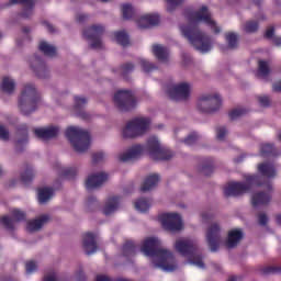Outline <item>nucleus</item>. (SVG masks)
<instances>
[{
  "mask_svg": "<svg viewBox=\"0 0 281 281\" xmlns=\"http://www.w3.org/2000/svg\"><path fill=\"white\" fill-rule=\"evenodd\" d=\"M183 142L187 146H192L199 142V134L191 133Z\"/></svg>",
  "mask_w": 281,
  "mask_h": 281,
  "instance_id": "nucleus-50",
  "label": "nucleus"
},
{
  "mask_svg": "<svg viewBox=\"0 0 281 281\" xmlns=\"http://www.w3.org/2000/svg\"><path fill=\"white\" fill-rule=\"evenodd\" d=\"M120 196H110L103 207V214L105 216H110V214H113V212H115V210L120 207Z\"/></svg>",
  "mask_w": 281,
  "mask_h": 281,
  "instance_id": "nucleus-28",
  "label": "nucleus"
},
{
  "mask_svg": "<svg viewBox=\"0 0 281 281\" xmlns=\"http://www.w3.org/2000/svg\"><path fill=\"white\" fill-rule=\"evenodd\" d=\"M43 281H58L56 271H50V272L46 273L43 278Z\"/></svg>",
  "mask_w": 281,
  "mask_h": 281,
  "instance_id": "nucleus-56",
  "label": "nucleus"
},
{
  "mask_svg": "<svg viewBox=\"0 0 281 281\" xmlns=\"http://www.w3.org/2000/svg\"><path fill=\"white\" fill-rule=\"evenodd\" d=\"M135 71V64L133 63H125L120 67V74L124 80H128V76Z\"/></svg>",
  "mask_w": 281,
  "mask_h": 281,
  "instance_id": "nucleus-42",
  "label": "nucleus"
},
{
  "mask_svg": "<svg viewBox=\"0 0 281 281\" xmlns=\"http://www.w3.org/2000/svg\"><path fill=\"white\" fill-rule=\"evenodd\" d=\"M167 1V10L168 12H173L175 8L178 5H181L183 3V0H166Z\"/></svg>",
  "mask_w": 281,
  "mask_h": 281,
  "instance_id": "nucleus-51",
  "label": "nucleus"
},
{
  "mask_svg": "<svg viewBox=\"0 0 281 281\" xmlns=\"http://www.w3.org/2000/svg\"><path fill=\"white\" fill-rule=\"evenodd\" d=\"M259 27H260V24L258 23V21H247L244 25V31L247 34H254L258 32Z\"/></svg>",
  "mask_w": 281,
  "mask_h": 281,
  "instance_id": "nucleus-47",
  "label": "nucleus"
},
{
  "mask_svg": "<svg viewBox=\"0 0 281 281\" xmlns=\"http://www.w3.org/2000/svg\"><path fill=\"white\" fill-rule=\"evenodd\" d=\"M122 251H123L124 258H133V256L137 254V246L135 245V241L133 240L125 241V244L123 245Z\"/></svg>",
  "mask_w": 281,
  "mask_h": 281,
  "instance_id": "nucleus-33",
  "label": "nucleus"
},
{
  "mask_svg": "<svg viewBox=\"0 0 281 281\" xmlns=\"http://www.w3.org/2000/svg\"><path fill=\"white\" fill-rule=\"evenodd\" d=\"M43 25L46 26V29L48 30V32H49L50 34H54V32H56V29H54V25L49 24V22L44 21V22H43Z\"/></svg>",
  "mask_w": 281,
  "mask_h": 281,
  "instance_id": "nucleus-60",
  "label": "nucleus"
},
{
  "mask_svg": "<svg viewBox=\"0 0 281 281\" xmlns=\"http://www.w3.org/2000/svg\"><path fill=\"white\" fill-rule=\"evenodd\" d=\"M109 175L105 172L94 173L88 177L86 180L87 190H93L100 188L105 181H108Z\"/></svg>",
  "mask_w": 281,
  "mask_h": 281,
  "instance_id": "nucleus-18",
  "label": "nucleus"
},
{
  "mask_svg": "<svg viewBox=\"0 0 281 281\" xmlns=\"http://www.w3.org/2000/svg\"><path fill=\"white\" fill-rule=\"evenodd\" d=\"M140 251L153 258L155 269H162V271H177V259L175 255L168 249L161 248V241L157 237H148L144 240Z\"/></svg>",
  "mask_w": 281,
  "mask_h": 281,
  "instance_id": "nucleus-2",
  "label": "nucleus"
},
{
  "mask_svg": "<svg viewBox=\"0 0 281 281\" xmlns=\"http://www.w3.org/2000/svg\"><path fill=\"white\" fill-rule=\"evenodd\" d=\"M11 216L13 220L9 216H3L0 220L1 225H3V227H5V229H9L10 232L14 231V221L15 223H21V221H25L26 218L25 212L19 209H13L11 211Z\"/></svg>",
  "mask_w": 281,
  "mask_h": 281,
  "instance_id": "nucleus-15",
  "label": "nucleus"
},
{
  "mask_svg": "<svg viewBox=\"0 0 281 281\" xmlns=\"http://www.w3.org/2000/svg\"><path fill=\"white\" fill-rule=\"evenodd\" d=\"M258 172L267 179H273L276 177V167L270 162H262L258 165Z\"/></svg>",
  "mask_w": 281,
  "mask_h": 281,
  "instance_id": "nucleus-30",
  "label": "nucleus"
},
{
  "mask_svg": "<svg viewBox=\"0 0 281 281\" xmlns=\"http://www.w3.org/2000/svg\"><path fill=\"white\" fill-rule=\"evenodd\" d=\"M47 221H49V215H42L40 218L29 222L26 229L27 232H38Z\"/></svg>",
  "mask_w": 281,
  "mask_h": 281,
  "instance_id": "nucleus-31",
  "label": "nucleus"
},
{
  "mask_svg": "<svg viewBox=\"0 0 281 281\" xmlns=\"http://www.w3.org/2000/svg\"><path fill=\"white\" fill-rule=\"evenodd\" d=\"M245 114H247V109L237 108V109L232 110L228 113V116H229L231 120H238V117H240Z\"/></svg>",
  "mask_w": 281,
  "mask_h": 281,
  "instance_id": "nucleus-49",
  "label": "nucleus"
},
{
  "mask_svg": "<svg viewBox=\"0 0 281 281\" xmlns=\"http://www.w3.org/2000/svg\"><path fill=\"white\" fill-rule=\"evenodd\" d=\"M77 280H78V281H85V271L80 270V271L77 273Z\"/></svg>",
  "mask_w": 281,
  "mask_h": 281,
  "instance_id": "nucleus-64",
  "label": "nucleus"
},
{
  "mask_svg": "<svg viewBox=\"0 0 281 281\" xmlns=\"http://www.w3.org/2000/svg\"><path fill=\"white\" fill-rule=\"evenodd\" d=\"M175 248L181 256H189L191 265L199 267V269H205L203 257L198 255L199 246L196 245V241L192 239H178L176 240Z\"/></svg>",
  "mask_w": 281,
  "mask_h": 281,
  "instance_id": "nucleus-5",
  "label": "nucleus"
},
{
  "mask_svg": "<svg viewBox=\"0 0 281 281\" xmlns=\"http://www.w3.org/2000/svg\"><path fill=\"white\" fill-rule=\"evenodd\" d=\"M186 16L189 24L180 26L182 36L188 38L189 43H191V45H193L198 52H202V54L210 52V49H212V40L207 34L199 30V23L202 22L211 26L214 34H221V27H218L216 22L212 20L207 7L204 5L199 11H188Z\"/></svg>",
  "mask_w": 281,
  "mask_h": 281,
  "instance_id": "nucleus-1",
  "label": "nucleus"
},
{
  "mask_svg": "<svg viewBox=\"0 0 281 281\" xmlns=\"http://www.w3.org/2000/svg\"><path fill=\"white\" fill-rule=\"evenodd\" d=\"M252 207H258V205H269L271 203V194L266 192L255 193L251 198Z\"/></svg>",
  "mask_w": 281,
  "mask_h": 281,
  "instance_id": "nucleus-26",
  "label": "nucleus"
},
{
  "mask_svg": "<svg viewBox=\"0 0 281 281\" xmlns=\"http://www.w3.org/2000/svg\"><path fill=\"white\" fill-rule=\"evenodd\" d=\"M260 155L261 157H274V155H278V151L273 144L266 143L260 146Z\"/></svg>",
  "mask_w": 281,
  "mask_h": 281,
  "instance_id": "nucleus-38",
  "label": "nucleus"
},
{
  "mask_svg": "<svg viewBox=\"0 0 281 281\" xmlns=\"http://www.w3.org/2000/svg\"><path fill=\"white\" fill-rule=\"evenodd\" d=\"M134 207H135V210H137L138 212H142L144 214L148 210H150V200H148L146 198H140L135 201Z\"/></svg>",
  "mask_w": 281,
  "mask_h": 281,
  "instance_id": "nucleus-39",
  "label": "nucleus"
},
{
  "mask_svg": "<svg viewBox=\"0 0 281 281\" xmlns=\"http://www.w3.org/2000/svg\"><path fill=\"white\" fill-rule=\"evenodd\" d=\"M0 139L2 142H8V139H10V131H8V128H5V126L0 124Z\"/></svg>",
  "mask_w": 281,
  "mask_h": 281,
  "instance_id": "nucleus-52",
  "label": "nucleus"
},
{
  "mask_svg": "<svg viewBox=\"0 0 281 281\" xmlns=\"http://www.w3.org/2000/svg\"><path fill=\"white\" fill-rule=\"evenodd\" d=\"M18 135H20V138L15 142V148L21 151L23 147L27 146V124L18 127Z\"/></svg>",
  "mask_w": 281,
  "mask_h": 281,
  "instance_id": "nucleus-24",
  "label": "nucleus"
},
{
  "mask_svg": "<svg viewBox=\"0 0 281 281\" xmlns=\"http://www.w3.org/2000/svg\"><path fill=\"white\" fill-rule=\"evenodd\" d=\"M41 104V94L36 91V87L26 83L19 98V109L24 115H32Z\"/></svg>",
  "mask_w": 281,
  "mask_h": 281,
  "instance_id": "nucleus-3",
  "label": "nucleus"
},
{
  "mask_svg": "<svg viewBox=\"0 0 281 281\" xmlns=\"http://www.w3.org/2000/svg\"><path fill=\"white\" fill-rule=\"evenodd\" d=\"M34 169L32 166L26 165L24 172L21 173V181L24 186H30L34 181Z\"/></svg>",
  "mask_w": 281,
  "mask_h": 281,
  "instance_id": "nucleus-35",
  "label": "nucleus"
},
{
  "mask_svg": "<svg viewBox=\"0 0 281 281\" xmlns=\"http://www.w3.org/2000/svg\"><path fill=\"white\" fill-rule=\"evenodd\" d=\"M223 104L218 93L203 94L198 101V109L201 113H216Z\"/></svg>",
  "mask_w": 281,
  "mask_h": 281,
  "instance_id": "nucleus-9",
  "label": "nucleus"
},
{
  "mask_svg": "<svg viewBox=\"0 0 281 281\" xmlns=\"http://www.w3.org/2000/svg\"><path fill=\"white\" fill-rule=\"evenodd\" d=\"M58 133H60V128L58 126H48V127H38L34 130V135L38 139H54V137H58Z\"/></svg>",
  "mask_w": 281,
  "mask_h": 281,
  "instance_id": "nucleus-17",
  "label": "nucleus"
},
{
  "mask_svg": "<svg viewBox=\"0 0 281 281\" xmlns=\"http://www.w3.org/2000/svg\"><path fill=\"white\" fill-rule=\"evenodd\" d=\"M10 5H23L20 16L22 19H30L33 14L34 5L36 2L34 0H10Z\"/></svg>",
  "mask_w": 281,
  "mask_h": 281,
  "instance_id": "nucleus-20",
  "label": "nucleus"
},
{
  "mask_svg": "<svg viewBox=\"0 0 281 281\" xmlns=\"http://www.w3.org/2000/svg\"><path fill=\"white\" fill-rule=\"evenodd\" d=\"M38 49L44 54V56H48L49 58H54V56H56V46L49 45L45 41L40 43Z\"/></svg>",
  "mask_w": 281,
  "mask_h": 281,
  "instance_id": "nucleus-34",
  "label": "nucleus"
},
{
  "mask_svg": "<svg viewBox=\"0 0 281 281\" xmlns=\"http://www.w3.org/2000/svg\"><path fill=\"white\" fill-rule=\"evenodd\" d=\"M272 91H274L276 93H281V80L273 83Z\"/></svg>",
  "mask_w": 281,
  "mask_h": 281,
  "instance_id": "nucleus-62",
  "label": "nucleus"
},
{
  "mask_svg": "<svg viewBox=\"0 0 281 281\" xmlns=\"http://www.w3.org/2000/svg\"><path fill=\"white\" fill-rule=\"evenodd\" d=\"M52 196H54V189L52 188H42L38 189V202L47 203Z\"/></svg>",
  "mask_w": 281,
  "mask_h": 281,
  "instance_id": "nucleus-37",
  "label": "nucleus"
},
{
  "mask_svg": "<svg viewBox=\"0 0 281 281\" xmlns=\"http://www.w3.org/2000/svg\"><path fill=\"white\" fill-rule=\"evenodd\" d=\"M259 273L260 276H271V273H281V267H273V266L260 267Z\"/></svg>",
  "mask_w": 281,
  "mask_h": 281,
  "instance_id": "nucleus-46",
  "label": "nucleus"
},
{
  "mask_svg": "<svg viewBox=\"0 0 281 281\" xmlns=\"http://www.w3.org/2000/svg\"><path fill=\"white\" fill-rule=\"evenodd\" d=\"M269 74H271L269 64H267V61H265V60H259L257 76L259 78H267V76H269Z\"/></svg>",
  "mask_w": 281,
  "mask_h": 281,
  "instance_id": "nucleus-43",
  "label": "nucleus"
},
{
  "mask_svg": "<svg viewBox=\"0 0 281 281\" xmlns=\"http://www.w3.org/2000/svg\"><path fill=\"white\" fill-rule=\"evenodd\" d=\"M85 106H87V98L85 97H75V106L74 110L77 113L78 117H81V120H90V115L82 111V109H85Z\"/></svg>",
  "mask_w": 281,
  "mask_h": 281,
  "instance_id": "nucleus-23",
  "label": "nucleus"
},
{
  "mask_svg": "<svg viewBox=\"0 0 281 281\" xmlns=\"http://www.w3.org/2000/svg\"><path fill=\"white\" fill-rule=\"evenodd\" d=\"M15 87L16 83L10 77H3L1 83V90L3 91V93H14Z\"/></svg>",
  "mask_w": 281,
  "mask_h": 281,
  "instance_id": "nucleus-36",
  "label": "nucleus"
},
{
  "mask_svg": "<svg viewBox=\"0 0 281 281\" xmlns=\"http://www.w3.org/2000/svg\"><path fill=\"white\" fill-rule=\"evenodd\" d=\"M150 128V119L148 117H135L127 122L125 128L123 130L124 139H134V137H139Z\"/></svg>",
  "mask_w": 281,
  "mask_h": 281,
  "instance_id": "nucleus-7",
  "label": "nucleus"
},
{
  "mask_svg": "<svg viewBox=\"0 0 281 281\" xmlns=\"http://www.w3.org/2000/svg\"><path fill=\"white\" fill-rule=\"evenodd\" d=\"M273 34H276V29L269 27L265 33V38H273Z\"/></svg>",
  "mask_w": 281,
  "mask_h": 281,
  "instance_id": "nucleus-59",
  "label": "nucleus"
},
{
  "mask_svg": "<svg viewBox=\"0 0 281 281\" xmlns=\"http://www.w3.org/2000/svg\"><path fill=\"white\" fill-rule=\"evenodd\" d=\"M225 135H227V128L225 126H220L216 128V138L220 139V142L225 139Z\"/></svg>",
  "mask_w": 281,
  "mask_h": 281,
  "instance_id": "nucleus-53",
  "label": "nucleus"
},
{
  "mask_svg": "<svg viewBox=\"0 0 281 281\" xmlns=\"http://www.w3.org/2000/svg\"><path fill=\"white\" fill-rule=\"evenodd\" d=\"M95 281H115V279H111L104 274H99V276H97Z\"/></svg>",
  "mask_w": 281,
  "mask_h": 281,
  "instance_id": "nucleus-61",
  "label": "nucleus"
},
{
  "mask_svg": "<svg viewBox=\"0 0 281 281\" xmlns=\"http://www.w3.org/2000/svg\"><path fill=\"white\" fill-rule=\"evenodd\" d=\"M102 34H104L102 25H92L83 31V37L91 41L92 49H102Z\"/></svg>",
  "mask_w": 281,
  "mask_h": 281,
  "instance_id": "nucleus-12",
  "label": "nucleus"
},
{
  "mask_svg": "<svg viewBox=\"0 0 281 281\" xmlns=\"http://www.w3.org/2000/svg\"><path fill=\"white\" fill-rule=\"evenodd\" d=\"M31 69H33L35 76L37 78H48L49 77V70L47 69V66L45 65V61L40 56H34L31 59Z\"/></svg>",
  "mask_w": 281,
  "mask_h": 281,
  "instance_id": "nucleus-16",
  "label": "nucleus"
},
{
  "mask_svg": "<svg viewBox=\"0 0 281 281\" xmlns=\"http://www.w3.org/2000/svg\"><path fill=\"white\" fill-rule=\"evenodd\" d=\"M59 175L64 177V179H76V175H78V169L70 167V168H61L59 170Z\"/></svg>",
  "mask_w": 281,
  "mask_h": 281,
  "instance_id": "nucleus-45",
  "label": "nucleus"
},
{
  "mask_svg": "<svg viewBox=\"0 0 281 281\" xmlns=\"http://www.w3.org/2000/svg\"><path fill=\"white\" fill-rule=\"evenodd\" d=\"M206 241L211 251H218L221 247V226L212 224L206 232Z\"/></svg>",
  "mask_w": 281,
  "mask_h": 281,
  "instance_id": "nucleus-14",
  "label": "nucleus"
},
{
  "mask_svg": "<svg viewBox=\"0 0 281 281\" xmlns=\"http://www.w3.org/2000/svg\"><path fill=\"white\" fill-rule=\"evenodd\" d=\"M137 25L140 30H148V27H154L159 25V15L158 14H146L139 18Z\"/></svg>",
  "mask_w": 281,
  "mask_h": 281,
  "instance_id": "nucleus-22",
  "label": "nucleus"
},
{
  "mask_svg": "<svg viewBox=\"0 0 281 281\" xmlns=\"http://www.w3.org/2000/svg\"><path fill=\"white\" fill-rule=\"evenodd\" d=\"M82 245L87 256H91V254H95V251H98V244L95 243V234L86 233L83 235Z\"/></svg>",
  "mask_w": 281,
  "mask_h": 281,
  "instance_id": "nucleus-21",
  "label": "nucleus"
},
{
  "mask_svg": "<svg viewBox=\"0 0 281 281\" xmlns=\"http://www.w3.org/2000/svg\"><path fill=\"white\" fill-rule=\"evenodd\" d=\"M114 104L119 111H133L137 106V100L131 90H119L114 94Z\"/></svg>",
  "mask_w": 281,
  "mask_h": 281,
  "instance_id": "nucleus-10",
  "label": "nucleus"
},
{
  "mask_svg": "<svg viewBox=\"0 0 281 281\" xmlns=\"http://www.w3.org/2000/svg\"><path fill=\"white\" fill-rule=\"evenodd\" d=\"M262 176H246L245 182H231L224 188V196H240L251 192L254 188L265 186Z\"/></svg>",
  "mask_w": 281,
  "mask_h": 281,
  "instance_id": "nucleus-4",
  "label": "nucleus"
},
{
  "mask_svg": "<svg viewBox=\"0 0 281 281\" xmlns=\"http://www.w3.org/2000/svg\"><path fill=\"white\" fill-rule=\"evenodd\" d=\"M115 41L119 45H122V47H126L130 45L131 41L128 38V34L124 31H117L114 32Z\"/></svg>",
  "mask_w": 281,
  "mask_h": 281,
  "instance_id": "nucleus-41",
  "label": "nucleus"
},
{
  "mask_svg": "<svg viewBox=\"0 0 281 281\" xmlns=\"http://www.w3.org/2000/svg\"><path fill=\"white\" fill-rule=\"evenodd\" d=\"M170 100L176 102H183L190 98V85L182 82L169 88L167 91Z\"/></svg>",
  "mask_w": 281,
  "mask_h": 281,
  "instance_id": "nucleus-13",
  "label": "nucleus"
},
{
  "mask_svg": "<svg viewBox=\"0 0 281 281\" xmlns=\"http://www.w3.org/2000/svg\"><path fill=\"white\" fill-rule=\"evenodd\" d=\"M146 148L149 157L155 161H168V159L175 157V154L170 149L161 146L159 139L155 136L148 138Z\"/></svg>",
  "mask_w": 281,
  "mask_h": 281,
  "instance_id": "nucleus-8",
  "label": "nucleus"
},
{
  "mask_svg": "<svg viewBox=\"0 0 281 281\" xmlns=\"http://www.w3.org/2000/svg\"><path fill=\"white\" fill-rule=\"evenodd\" d=\"M76 19H77L78 23H85V21H87V19H89V15H87V14H78Z\"/></svg>",
  "mask_w": 281,
  "mask_h": 281,
  "instance_id": "nucleus-63",
  "label": "nucleus"
},
{
  "mask_svg": "<svg viewBox=\"0 0 281 281\" xmlns=\"http://www.w3.org/2000/svg\"><path fill=\"white\" fill-rule=\"evenodd\" d=\"M225 38L228 46H221V52L225 54L228 49H236L238 47V35L235 33H226Z\"/></svg>",
  "mask_w": 281,
  "mask_h": 281,
  "instance_id": "nucleus-32",
  "label": "nucleus"
},
{
  "mask_svg": "<svg viewBox=\"0 0 281 281\" xmlns=\"http://www.w3.org/2000/svg\"><path fill=\"white\" fill-rule=\"evenodd\" d=\"M240 240H243V231L233 229L228 233V239L226 241V247H228V249H234V247L238 246Z\"/></svg>",
  "mask_w": 281,
  "mask_h": 281,
  "instance_id": "nucleus-25",
  "label": "nucleus"
},
{
  "mask_svg": "<svg viewBox=\"0 0 281 281\" xmlns=\"http://www.w3.org/2000/svg\"><path fill=\"white\" fill-rule=\"evenodd\" d=\"M157 183H159V175L154 173L148 176L140 187V192H150L153 188H157Z\"/></svg>",
  "mask_w": 281,
  "mask_h": 281,
  "instance_id": "nucleus-29",
  "label": "nucleus"
},
{
  "mask_svg": "<svg viewBox=\"0 0 281 281\" xmlns=\"http://www.w3.org/2000/svg\"><path fill=\"white\" fill-rule=\"evenodd\" d=\"M153 54L160 63H168V56H170V50L167 47L156 44L153 46Z\"/></svg>",
  "mask_w": 281,
  "mask_h": 281,
  "instance_id": "nucleus-27",
  "label": "nucleus"
},
{
  "mask_svg": "<svg viewBox=\"0 0 281 281\" xmlns=\"http://www.w3.org/2000/svg\"><path fill=\"white\" fill-rule=\"evenodd\" d=\"M258 221H259V225H267V223H269V217H267V214L265 213H260L258 216Z\"/></svg>",
  "mask_w": 281,
  "mask_h": 281,
  "instance_id": "nucleus-58",
  "label": "nucleus"
},
{
  "mask_svg": "<svg viewBox=\"0 0 281 281\" xmlns=\"http://www.w3.org/2000/svg\"><path fill=\"white\" fill-rule=\"evenodd\" d=\"M25 269H26V273H34V271H36L37 269L36 261L34 260L27 261L25 263Z\"/></svg>",
  "mask_w": 281,
  "mask_h": 281,
  "instance_id": "nucleus-54",
  "label": "nucleus"
},
{
  "mask_svg": "<svg viewBox=\"0 0 281 281\" xmlns=\"http://www.w3.org/2000/svg\"><path fill=\"white\" fill-rule=\"evenodd\" d=\"M104 160V153L99 151L92 155V162L100 164V161Z\"/></svg>",
  "mask_w": 281,
  "mask_h": 281,
  "instance_id": "nucleus-57",
  "label": "nucleus"
},
{
  "mask_svg": "<svg viewBox=\"0 0 281 281\" xmlns=\"http://www.w3.org/2000/svg\"><path fill=\"white\" fill-rule=\"evenodd\" d=\"M200 172L204 175L205 177H210L212 172H214V159L212 158H206L203 160V165L200 169Z\"/></svg>",
  "mask_w": 281,
  "mask_h": 281,
  "instance_id": "nucleus-40",
  "label": "nucleus"
},
{
  "mask_svg": "<svg viewBox=\"0 0 281 281\" xmlns=\"http://www.w3.org/2000/svg\"><path fill=\"white\" fill-rule=\"evenodd\" d=\"M158 220L167 232H181L183 229V221L178 213H164L159 215Z\"/></svg>",
  "mask_w": 281,
  "mask_h": 281,
  "instance_id": "nucleus-11",
  "label": "nucleus"
},
{
  "mask_svg": "<svg viewBox=\"0 0 281 281\" xmlns=\"http://www.w3.org/2000/svg\"><path fill=\"white\" fill-rule=\"evenodd\" d=\"M140 67L145 74H150V71H155L157 69V66L146 59H140Z\"/></svg>",
  "mask_w": 281,
  "mask_h": 281,
  "instance_id": "nucleus-48",
  "label": "nucleus"
},
{
  "mask_svg": "<svg viewBox=\"0 0 281 281\" xmlns=\"http://www.w3.org/2000/svg\"><path fill=\"white\" fill-rule=\"evenodd\" d=\"M122 14H123V19L125 21L133 19V15L135 14V9H133V4H131V3L123 4L122 5Z\"/></svg>",
  "mask_w": 281,
  "mask_h": 281,
  "instance_id": "nucleus-44",
  "label": "nucleus"
},
{
  "mask_svg": "<svg viewBox=\"0 0 281 281\" xmlns=\"http://www.w3.org/2000/svg\"><path fill=\"white\" fill-rule=\"evenodd\" d=\"M144 150H146V146L134 145L120 156V161H133V159H139V157L144 155Z\"/></svg>",
  "mask_w": 281,
  "mask_h": 281,
  "instance_id": "nucleus-19",
  "label": "nucleus"
},
{
  "mask_svg": "<svg viewBox=\"0 0 281 281\" xmlns=\"http://www.w3.org/2000/svg\"><path fill=\"white\" fill-rule=\"evenodd\" d=\"M66 137L76 153H87L89 146H91V134L80 127H68Z\"/></svg>",
  "mask_w": 281,
  "mask_h": 281,
  "instance_id": "nucleus-6",
  "label": "nucleus"
},
{
  "mask_svg": "<svg viewBox=\"0 0 281 281\" xmlns=\"http://www.w3.org/2000/svg\"><path fill=\"white\" fill-rule=\"evenodd\" d=\"M258 101L261 106H271V99L268 95L259 97Z\"/></svg>",
  "mask_w": 281,
  "mask_h": 281,
  "instance_id": "nucleus-55",
  "label": "nucleus"
}]
</instances>
